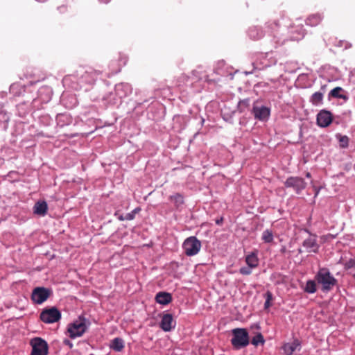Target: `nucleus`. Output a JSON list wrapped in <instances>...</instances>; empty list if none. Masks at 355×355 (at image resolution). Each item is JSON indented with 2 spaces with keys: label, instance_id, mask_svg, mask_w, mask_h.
<instances>
[{
  "label": "nucleus",
  "instance_id": "36",
  "mask_svg": "<svg viewBox=\"0 0 355 355\" xmlns=\"http://www.w3.org/2000/svg\"><path fill=\"white\" fill-rule=\"evenodd\" d=\"M129 218H130V219H132V217L131 216H129Z\"/></svg>",
  "mask_w": 355,
  "mask_h": 355
},
{
  "label": "nucleus",
  "instance_id": "24",
  "mask_svg": "<svg viewBox=\"0 0 355 355\" xmlns=\"http://www.w3.org/2000/svg\"><path fill=\"white\" fill-rule=\"evenodd\" d=\"M251 343L254 346H258L259 345H263L265 343V340L263 335L261 333L257 334L252 338Z\"/></svg>",
  "mask_w": 355,
  "mask_h": 355
},
{
  "label": "nucleus",
  "instance_id": "11",
  "mask_svg": "<svg viewBox=\"0 0 355 355\" xmlns=\"http://www.w3.org/2000/svg\"><path fill=\"white\" fill-rule=\"evenodd\" d=\"M302 245L308 252L315 253L318 252L319 249V245L317 243L315 236H310L308 239L304 241Z\"/></svg>",
  "mask_w": 355,
  "mask_h": 355
},
{
  "label": "nucleus",
  "instance_id": "28",
  "mask_svg": "<svg viewBox=\"0 0 355 355\" xmlns=\"http://www.w3.org/2000/svg\"><path fill=\"white\" fill-rule=\"evenodd\" d=\"M252 268L248 267H242L240 268V273L243 275H249L252 273Z\"/></svg>",
  "mask_w": 355,
  "mask_h": 355
},
{
  "label": "nucleus",
  "instance_id": "30",
  "mask_svg": "<svg viewBox=\"0 0 355 355\" xmlns=\"http://www.w3.org/2000/svg\"><path fill=\"white\" fill-rule=\"evenodd\" d=\"M349 139L347 136H343L340 139V146L346 148L348 146Z\"/></svg>",
  "mask_w": 355,
  "mask_h": 355
},
{
  "label": "nucleus",
  "instance_id": "9",
  "mask_svg": "<svg viewBox=\"0 0 355 355\" xmlns=\"http://www.w3.org/2000/svg\"><path fill=\"white\" fill-rule=\"evenodd\" d=\"M51 291L44 287H37L33 289L31 295L32 300L38 304L45 302L51 295Z\"/></svg>",
  "mask_w": 355,
  "mask_h": 355
},
{
  "label": "nucleus",
  "instance_id": "3",
  "mask_svg": "<svg viewBox=\"0 0 355 355\" xmlns=\"http://www.w3.org/2000/svg\"><path fill=\"white\" fill-rule=\"evenodd\" d=\"M315 280L322 286L323 291H331L337 284V279L325 268L319 270L315 275Z\"/></svg>",
  "mask_w": 355,
  "mask_h": 355
},
{
  "label": "nucleus",
  "instance_id": "21",
  "mask_svg": "<svg viewBox=\"0 0 355 355\" xmlns=\"http://www.w3.org/2000/svg\"><path fill=\"white\" fill-rule=\"evenodd\" d=\"M170 200L173 202L175 206L178 208L184 204V197L180 193H175L170 196Z\"/></svg>",
  "mask_w": 355,
  "mask_h": 355
},
{
  "label": "nucleus",
  "instance_id": "8",
  "mask_svg": "<svg viewBox=\"0 0 355 355\" xmlns=\"http://www.w3.org/2000/svg\"><path fill=\"white\" fill-rule=\"evenodd\" d=\"M284 185L287 188H293L297 194H300L306 187V183L302 178L290 177L286 179Z\"/></svg>",
  "mask_w": 355,
  "mask_h": 355
},
{
  "label": "nucleus",
  "instance_id": "5",
  "mask_svg": "<svg viewBox=\"0 0 355 355\" xmlns=\"http://www.w3.org/2000/svg\"><path fill=\"white\" fill-rule=\"evenodd\" d=\"M201 243L195 236L186 239L182 244V248L187 256L191 257L197 254L201 249Z\"/></svg>",
  "mask_w": 355,
  "mask_h": 355
},
{
  "label": "nucleus",
  "instance_id": "16",
  "mask_svg": "<svg viewBox=\"0 0 355 355\" xmlns=\"http://www.w3.org/2000/svg\"><path fill=\"white\" fill-rule=\"evenodd\" d=\"M155 300L157 303L166 305L172 301V296L166 292H159L155 296Z\"/></svg>",
  "mask_w": 355,
  "mask_h": 355
},
{
  "label": "nucleus",
  "instance_id": "31",
  "mask_svg": "<svg viewBox=\"0 0 355 355\" xmlns=\"http://www.w3.org/2000/svg\"><path fill=\"white\" fill-rule=\"evenodd\" d=\"M63 343H64L65 345L69 346L70 348H72V347H73V344H72V343H71L69 340H68V339H64V340H63Z\"/></svg>",
  "mask_w": 355,
  "mask_h": 355
},
{
  "label": "nucleus",
  "instance_id": "18",
  "mask_svg": "<svg viewBox=\"0 0 355 355\" xmlns=\"http://www.w3.org/2000/svg\"><path fill=\"white\" fill-rule=\"evenodd\" d=\"M322 16L319 14L310 15L306 20V24L311 26H316L322 21Z\"/></svg>",
  "mask_w": 355,
  "mask_h": 355
},
{
  "label": "nucleus",
  "instance_id": "13",
  "mask_svg": "<svg viewBox=\"0 0 355 355\" xmlns=\"http://www.w3.org/2000/svg\"><path fill=\"white\" fill-rule=\"evenodd\" d=\"M48 211V205L45 201H37L33 207V213L35 215L44 216Z\"/></svg>",
  "mask_w": 355,
  "mask_h": 355
},
{
  "label": "nucleus",
  "instance_id": "4",
  "mask_svg": "<svg viewBox=\"0 0 355 355\" xmlns=\"http://www.w3.org/2000/svg\"><path fill=\"white\" fill-rule=\"evenodd\" d=\"M250 343L249 335L245 329L236 328L232 330L231 343L233 347L239 349L246 347Z\"/></svg>",
  "mask_w": 355,
  "mask_h": 355
},
{
  "label": "nucleus",
  "instance_id": "10",
  "mask_svg": "<svg viewBox=\"0 0 355 355\" xmlns=\"http://www.w3.org/2000/svg\"><path fill=\"white\" fill-rule=\"evenodd\" d=\"M332 121V115L330 112L322 110L317 116V123L320 127H327Z\"/></svg>",
  "mask_w": 355,
  "mask_h": 355
},
{
  "label": "nucleus",
  "instance_id": "27",
  "mask_svg": "<svg viewBox=\"0 0 355 355\" xmlns=\"http://www.w3.org/2000/svg\"><path fill=\"white\" fill-rule=\"evenodd\" d=\"M266 302H265V304H264V308L265 309H268L270 306V301L272 300V295L270 292L268 291L266 294Z\"/></svg>",
  "mask_w": 355,
  "mask_h": 355
},
{
  "label": "nucleus",
  "instance_id": "32",
  "mask_svg": "<svg viewBox=\"0 0 355 355\" xmlns=\"http://www.w3.org/2000/svg\"><path fill=\"white\" fill-rule=\"evenodd\" d=\"M223 217H220V218L217 219L216 220V223L217 225H221L223 223Z\"/></svg>",
  "mask_w": 355,
  "mask_h": 355
},
{
  "label": "nucleus",
  "instance_id": "7",
  "mask_svg": "<svg viewBox=\"0 0 355 355\" xmlns=\"http://www.w3.org/2000/svg\"><path fill=\"white\" fill-rule=\"evenodd\" d=\"M61 318L60 311L55 306L44 309L40 313V319L45 323H53Z\"/></svg>",
  "mask_w": 355,
  "mask_h": 355
},
{
  "label": "nucleus",
  "instance_id": "2",
  "mask_svg": "<svg viewBox=\"0 0 355 355\" xmlns=\"http://www.w3.org/2000/svg\"><path fill=\"white\" fill-rule=\"evenodd\" d=\"M90 322L83 316L68 324L67 332L71 339L82 336L87 330Z\"/></svg>",
  "mask_w": 355,
  "mask_h": 355
},
{
  "label": "nucleus",
  "instance_id": "29",
  "mask_svg": "<svg viewBox=\"0 0 355 355\" xmlns=\"http://www.w3.org/2000/svg\"><path fill=\"white\" fill-rule=\"evenodd\" d=\"M189 76L185 74H182L178 79V86H180L182 83H185L188 81Z\"/></svg>",
  "mask_w": 355,
  "mask_h": 355
},
{
  "label": "nucleus",
  "instance_id": "20",
  "mask_svg": "<svg viewBox=\"0 0 355 355\" xmlns=\"http://www.w3.org/2000/svg\"><path fill=\"white\" fill-rule=\"evenodd\" d=\"M261 240L266 243H271L274 240L273 232L270 229L265 230L261 234Z\"/></svg>",
  "mask_w": 355,
  "mask_h": 355
},
{
  "label": "nucleus",
  "instance_id": "15",
  "mask_svg": "<svg viewBox=\"0 0 355 355\" xmlns=\"http://www.w3.org/2000/svg\"><path fill=\"white\" fill-rule=\"evenodd\" d=\"M300 343L295 340L292 343H286L283 346V350L286 355H291L297 348L300 349Z\"/></svg>",
  "mask_w": 355,
  "mask_h": 355
},
{
  "label": "nucleus",
  "instance_id": "12",
  "mask_svg": "<svg viewBox=\"0 0 355 355\" xmlns=\"http://www.w3.org/2000/svg\"><path fill=\"white\" fill-rule=\"evenodd\" d=\"M173 318L171 314L166 313L162 316L160 327L164 331H169L173 328Z\"/></svg>",
  "mask_w": 355,
  "mask_h": 355
},
{
  "label": "nucleus",
  "instance_id": "19",
  "mask_svg": "<svg viewBox=\"0 0 355 355\" xmlns=\"http://www.w3.org/2000/svg\"><path fill=\"white\" fill-rule=\"evenodd\" d=\"M110 347L116 352H121L124 348V342L120 338H115L112 340Z\"/></svg>",
  "mask_w": 355,
  "mask_h": 355
},
{
  "label": "nucleus",
  "instance_id": "22",
  "mask_svg": "<svg viewBox=\"0 0 355 355\" xmlns=\"http://www.w3.org/2000/svg\"><path fill=\"white\" fill-rule=\"evenodd\" d=\"M304 292L307 293H314L317 291L316 284L313 280H309L306 282V286L304 288Z\"/></svg>",
  "mask_w": 355,
  "mask_h": 355
},
{
  "label": "nucleus",
  "instance_id": "33",
  "mask_svg": "<svg viewBox=\"0 0 355 355\" xmlns=\"http://www.w3.org/2000/svg\"><path fill=\"white\" fill-rule=\"evenodd\" d=\"M314 188V190H315V196H318V193H319V189H317L316 187H313Z\"/></svg>",
  "mask_w": 355,
  "mask_h": 355
},
{
  "label": "nucleus",
  "instance_id": "35",
  "mask_svg": "<svg viewBox=\"0 0 355 355\" xmlns=\"http://www.w3.org/2000/svg\"><path fill=\"white\" fill-rule=\"evenodd\" d=\"M101 2L102 3H107L110 1V0H100Z\"/></svg>",
  "mask_w": 355,
  "mask_h": 355
},
{
  "label": "nucleus",
  "instance_id": "25",
  "mask_svg": "<svg viewBox=\"0 0 355 355\" xmlns=\"http://www.w3.org/2000/svg\"><path fill=\"white\" fill-rule=\"evenodd\" d=\"M323 99V94L321 92H315L312 96L311 98V101L313 105H318L320 104Z\"/></svg>",
  "mask_w": 355,
  "mask_h": 355
},
{
  "label": "nucleus",
  "instance_id": "34",
  "mask_svg": "<svg viewBox=\"0 0 355 355\" xmlns=\"http://www.w3.org/2000/svg\"><path fill=\"white\" fill-rule=\"evenodd\" d=\"M305 175H306V177L307 178H311V173L309 172H306Z\"/></svg>",
  "mask_w": 355,
  "mask_h": 355
},
{
  "label": "nucleus",
  "instance_id": "1",
  "mask_svg": "<svg viewBox=\"0 0 355 355\" xmlns=\"http://www.w3.org/2000/svg\"><path fill=\"white\" fill-rule=\"evenodd\" d=\"M101 71L89 68L88 70L84 68H80L75 74L69 76L78 80V84L80 86L84 85H92L96 82L98 76L101 74Z\"/></svg>",
  "mask_w": 355,
  "mask_h": 355
},
{
  "label": "nucleus",
  "instance_id": "14",
  "mask_svg": "<svg viewBox=\"0 0 355 355\" xmlns=\"http://www.w3.org/2000/svg\"><path fill=\"white\" fill-rule=\"evenodd\" d=\"M254 114L256 119L266 120L270 115V110L266 107H254Z\"/></svg>",
  "mask_w": 355,
  "mask_h": 355
},
{
  "label": "nucleus",
  "instance_id": "26",
  "mask_svg": "<svg viewBox=\"0 0 355 355\" xmlns=\"http://www.w3.org/2000/svg\"><path fill=\"white\" fill-rule=\"evenodd\" d=\"M345 268L350 270V273H355V259H349L345 264Z\"/></svg>",
  "mask_w": 355,
  "mask_h": 355
},
{
  "label": "nucleus",
  "instance_id": "23",
  "mask_svg": "<svg viewBox=\"0 0 355 355\" xmlns=\"http://www.w3.org/2000/svg\"><path fill=\"white\" fill-rule=\"evenodd\" d=\"M343 91V89L340 87H337L334 88L330 92V96L334 98H341V99H347V96L345 95L341 94L340 92Z\"/></svg>",
  "mask_w": 355,
  "mask_h": 355
},
{
  "label": "nucleus",
  "instance_id": "6",
  "mask_svg": "<svg viewBox=\"0 0 355 355\" xmlns=\"http://www.w3.org/2000/svg\"><path fill=\"white\" fill-rule=\"evenodd\" d=\"M30 345L32 347L31 355H47L49 346L44 339L35 337L31 340Z\"/></svg>",
  "mask_w": 355,
  "mask_h": 355
},
{
  "label": "nucleus",
  "instance_id": "17",
  "mask_svg": "<svg viewBox=\"0 0 355 355\" xmlns=\"http://www.w3.org/2000/svg\"><path fill=\"white\" fill-rule=\"evenodd\" d=\"M245 262L250 268H256L259 264V259L256 252H252L245 257Z\"/></svg>",
  "mask_w": 355,
  "mask_h": 355
}]
</instances>
